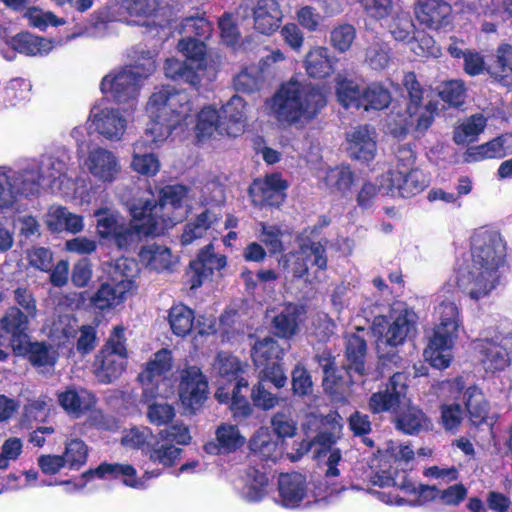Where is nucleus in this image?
Listing matches in <instances>:
<instances>
[{
    "label": "nucleus",
    "mask_w": 512,
    "mask_h": 512,
    "mask_svg": "<svg viewBox=\"0 0 512 512\" xmlns=\"http://www.w3.org/2000/svg\"><path fill=\"white\" fill-rule=\"evenodd\" d=\"M472 264L460 271L456 284L473 300L487 296L497 285L498 269L505 261V245L500 234L481 231L472 237Z\"/></svg>",
    "instance_id": "obj_1"
},
{
    "label": "nucleus",
    "mask_w": 512,
    "mask_h": 512,
    "mask_svg": "<svg viewBox=\"0 0 512 512\" xmlns=\"http://www.w3.org/2000/svg\"><path fill=\"white\" fill-rule=\"evenodd\" d=\"M326 104V95L319 86L291 79L272 96L270 110L279 122L292 125L312 121Z\"/></svg>",
    "instance_id": "obj_2"
},
{
    "label": "nucleus",
    "mask_w": 512,
    "mask_h": 512,
    "mask_svg": "<svg viewBox=\"0 0 512 512\" xmlns=\"http://www.w3.org/2000/svg\"><path fill=\"white\" fill-rule=\"evenodd\" d=\"M146 110L150 123L145 134L151 137L152 142L160 143L187 119L192 103L185 90L165 85L151 94Z\"/></svg>",
    "instance_id": "obj_3"
},
{
    "label": "nucleus",
    "mask_w": 512,
    "mask_h": 512,
    "mask_svg": "<svg viewBox=\"0 0 512 512\" xmlns=\"http://www.w3.org/2000/svg\"><path fill=\"white\" fill-rule=\"evenodd\" d=\"M218 373L224 385L220 386L215 397L220 403H230L232 417L237 424L247 421L253 413V406L247 398L249 382L241 361L231 354L218 353Z\"/></svg>",
    "instance_id": "obj_4"
},
{
    "label": "nucleus",
    "mask_w": 512,
    "mask_h": 512,
    "mask_svg": "<svg viewBox=\"0 0 512 512\" xmlns=\"http://www.w3.org/2000/svg\"><path fill=\"white\" fill-rule=\"evenodd\" d=\"M141 61L125 66L116 73L104 76L100 83L103 94H110L114 102L132 108L136 103L141 82L156 70V62L150 51H142Z\"/></svg>",
    "instance_id": "obj_5"
},
{
    "label": "nucleus",
    "mask_w": 512,
    "mask_h": 512,
    "mask_svg": "<svg viewBox=\"0 0 512 512\" xmlns=\"http://www.w3.org/2000/svg\"><path fill=\"white\" fill-rule=\"evenodd\" d=\"M438 314L439 324L424 350V356L433 368L442 370L450 365L452 357L449 350L461 321L459 308L452 301H442L438 306Z\"/></svg>",
    "instance_id": "obj_6"
},
{
    "label": "nucleus",
    "mask_w": 512,
    "mask_h": 512,
    "mask_svg": "<svg viewBox=\"0 0 512 512\" xmlns=\"http://www.w3.org/2000/svg\"><path fill=\"white\" fill-rule=\"evenodd\" d=\"M188 187L182 184L165 185L158 191V200L137 199L134 201V211L137 218H143V213L157 221V229L163 231L180 221L176 211L183 208L184 199L188 195Z\"/></svg>",
    "instance_id": "obj_7"
},
{
    "label": "nucleus",
    "mask_w": 512,
    "mask_h": 512,
    "mask_svg": "<svg viewBox=\"0 0 512 512\" xmlns=\"http://www.w3.org/2000/svg\"><path fill=\"white\" fill-rule=\"evenodd\" d=\"M125 328L117 325L94 357L93 374L101 384L117 380L127 368L128 349Z\"/></svg>",
    "instance_id": "obj_8"
},
{
    "label": "nucleus",
    "mask_w": 512,
    "mask_h": 512,
    "mask_svg": "<svg viewBox=\"0 0 512 512\" xmlns=\"http://www.w3.org/2000/svg\"><path fill=\"white\" fill-rule=\"evenodd\" d=\"M284 354L278 341L270 336L257 338L251 348V359L259 370V375H265L277 389L283 388L287 383L282 364Z\"/></svg>",
    "instance_id": "obj_9"
},
{
    "label": "nucleus",
    "mask_w": 512,
    "mask_h": 512,
    "mask_svg": "<svg viewBox=\"0 0 512 512\" xmlns=\"http://www.w3.org/2000/svg\"><path fill=\"white\" fill-rule=\"evenodd\" d=\"M408 375L404 372H395L378 391L371 394L368 399V409L372 414H396L405 403L408 394Z\"/></svg>",
    "instance_id": "obj_10"
},
{
    "label": "nucleus",
    "mask_w": 512,
    "mask_h": 512,
    "mask_svg": "<svg viewBox=\"0 0 512 512\" xmlns=\"http://www.w3.org/2000/svg\"><path fill=\"white\" fill-rule=\"evenodd\" d=\"M177 393L183 408L194 414L205 403L209 395L207 376L196 365H188L178 374Z\"/></svg>",
    "instance_id": "obj_11"
},
{
    "label": "nucleus",
    "mask_w": 512,
    "mask_h": 512,
    "mask_svg": "<svg viewBox=\"0 0 512 512\" xmlns=\"http://www.w3.org/2000/svg\"><path fill=\"white\" fill-rule=\"evenodd\" d=\"M415 330V322L410 318L408 310L402 311L388 326L384 340L377 343V354L382 366H397L402 358L396 348L403 345L411 332Z\"/></svg>",
    "instance_id": "obj_12"
},
{
    "label": "nucleus",
    "mask_w": 512,
    "mask_h": 512,
    "mask_svg": "<svg viewBox=\"0 0 512 512\" xmlns=\"http://www.w3.org/2000/svg\"><path fill=\"white\" fill-rule=\"evenodd\" d=\"M289 183L279 172L255 178L248 188L251 203L263 208H280L287 198Z\"/></svg>",
    "instance_id": "obj_13"
},
{
    "label": "nucleus",
    "mask_w": 512,
    "mask_h": 512,
    "mask_svg": "<svg viewBox=\"0 0 512 512\" xmlns=\"http://www.w3.org/2000/svg\"><path fill=\"white\" fill-rule=\"evenodd\" d=\"M429 185V179L423 171H387L381 175V187L391 197L412 198L420 194Z\"/></svg>",
    "instance_id": "obj_14"
},
{
    "label": "nucleus",
    "mask_w": 512,
    "mask_h": 512,
    "mask_svg": "<svg viewBox=\"0 0 512 512\" xmlns=\"http://www.w3.org/2000/svg\"><path fill=\"white\" fill-rule=\"evenodd\" d=\"M227 265V257L215 253L213 243L205 245L196 257L190 261L186 270L187 284L190 289L200 288L204 281L213 276L214 271H221Z\"/></svg>",
    "instance_id": "obj_15"
},
{
    "label": "nucleus",
    "mask_w": 512,
    "mask_h": 512,
    "mask_svg": "<svg viewBox=\"0 0 512 512\" xmlns=\"http://www.w3.org/2000/svg\"><path fill=\"white\" fill-rule=\"evenodd\" d=\"M131 225L124 226L123 224L112 235L115 245L119 249L128 250L134 243H136L142 236H158L161 232L157 229V221L149 218L143 213V218H137L134 211V202L130 208Z\"/></svg>",
    "instance_id": "obj_16"
},
{
    "label": "nucleus",
    "mask_w": 512,
    "mask_h": 512,
    "mask_svg": "<svg viewBox=\"0 0 512 512\" xmlns=\"http://www.w3.org/2000/svg\"><path fill=\"white\" fill-rule=\"evenodd\" d=\"M41 183L40 176L35 179L20 178L0 172V209H8L14 205L18 195L26 197L38 195Z\"/></svg>",
    "instance_id": "obj_17"
},
{
    "label": "nucleus",
    "mask_w": 512,
    "mask_h": 512,
    "mask_svg": "<svg viewBox=\"0 0 512 512\" xmlns=\"http://www.w3.org/2000/svg\"><path fill=\"white\" fill-rule=\"evenodd\" d=\"M414 12L421 25L439 30L449 24L452 6L446 0H416Z\"/></svg>",
    "instance_id": "obj_18"
},
{
    "label": "nucleus",
    "mask_w": 512,
    "mask_h": 512,
    "mask_svg": "<svg viewBox=\"0 0 512 512\" xmlns=\"http://www.w3.org/2000/svg\"><path fill=\"white\" fill-rule=\"evenodd\" d=\"M29 318L18 306H10L0 318V338L7 337L9 345L14 347L27 340L29 336Z\"/></svg>",
    "instance_id": "obj_19"
},
{
    "label": "nucleus",
    "mask_w": 512,
    "mask_h": 512,
    "mask_svg": "<svg viewBox=\"0 0 512 512\" xmlns=\"http://www.w3.org/2000/svg\"><path fill=\"white\" fill-rule=\"evenodd\" d=\"M251 10L254 29L257 32L271 35L279 29L283 12L278 0H256Z\"/></svg>",
    "instance_id": "obj_20"
},
{
    "label": "nucleus",
    "mask_w": 512,
    "mask_h": 512,
    "mask_svg": "<svg viewBox=\"0 0 512 512\" xmlns=\"http://www.w3.org/2000/svg\"><path fill=\"white\" fill-rule=\"evenodd\" d=\"M13 354L27 359L35 368L54 367L58 360V353L46 341H30V337L21 345L14 347Z\"/></svg>",
    "instance_id": "obj_21"
},
{
    "label": "nucleus",
    "mask_w": 512,
    "mask_h": 512,
    "mask_svg": "<svg viewBox=\"0 0 512 512\" xmlns=\"http://www.w3.org/2000/svg\"><path fill=\"white\" fill-rule=\"evenodd\" d=\"M246 443V438L240 433L236 425L222 423L215 431V439L204 445L208 454L222 455L234 453Z\"/></svg>",
    "instance_id": "obj_22"
},
{
    "label": "nucleus",
    "mask_w": 512,
    "mask_h": 512,
    "mask_svg": "<svg viewBox=\"0 0 512 512\" xmlns=\"http://www.w3.org/2000/svg\"><path fill=\"white\" fill-rule=\"evenodd\" d=\"M307 494L305 477L297 472L284 473L278 478V503L285 508H296Z\"/></svg>",
    "instance_id": "obj_23"
},
{
    "label": "nucleus",
    "mask_w": 512,
    "mask_h": 512,
    "mask_svg": "<svg viewBox=\"0 0 512 512\" xmlns=\"http://www.w3.org/2000/svg\"><path fill=\"white\" fill-rule=\"evenodd\" d=\"M86 165L91 175L102 182L114 181L120 171L116 156L101 147L89 152Z\"/></svg>",
    "instance_id": "obj_24"
},
{
    "label": "nucleus",
    "mask_w": 512,
    "mask_h": 512,
    "mask_svg": "<svg viewBox=\"0 0 512 512\" xmlns=\"http://www.w3.org/2000/svg\"><path fill=\"white\" fill-rule=\"evenodd\" d=\"M302 307L289 302L271 320L273 334L285 340L293 339L300 330Z\"/></svg>",
    "instance_id": "obj_25"
},
{
    "label": "nucleus",
    "mask_w": 512,
    "mask_h": 512,
    "mask_svg": "<svg viewBox=\"0 0 512 512\" xmlns=\"http://www.w3.org/2000/svg\"><path fill=\"white\" fill-rule=\"evenodd\" d=\"M512 154V134H501L486 143L471 146L466 151L467 161L481 162L487 159H502Z\"/></svg>",
    "instance_id": "obj_26"
},
{
    "label": "nucleus",
    "mask_w": 512,
    "mask_h": 512,
    "mask_svg": "<svg viewBox=\"0 0 512 512\" xmlns=\"http://www.w3.org/2000/svg\"><path fill=\"white\" fill-rule=\"evenodd\" d=\"M195 131L198 139L209 138L214 132L233 137L239 135V129H233L230 125H225L221 114L211 106L202 108L198 113Z\"/></svg>",
    "instance_id": "obj_27"
},
{
    "label": "nucleus",
    "mask_w": 512,
    "mask_h": 512,
    "mask_svg": "<svg viewBox=\"0 0 512 512\" xmlns=\"http://www.w3.org/2000/svg\"><path fill=\"white\" fill-rule=\"evenodd\" d=\"M348 153L352 159L368 163L376 155L377 145L368 125L358 126L348 134Z\"/></svg>",
    "instance_id": "obj_28"
},
{
    "label": "nucleus",
    "mask_w": 512,
    "mask_h": 512,
    "mask_svg": "<svg viewBox=\"0 0 512 512\" xmlns=\"http://www.w3.org/2000/svg\"><path fill=\"white\" fill-rule=\"evenodd\" d=\"M337 62L327 47L315 46L306 54L304 67L309 77L325 79L334 73Z\"/></svg>",
    "instance_id": "obj_29"
},
{
    "label": "nucleus",
    "mask_w": 512,
    "mask_h": 512,
    "mask_svg": "<svg viewBox=\"0 0 512 512\" xmlns=\"http://www.w3.org/2000/svg\"><path fill=\"white\" fill-rule=\"evenodd\" d=\"M486 72L503 86H512V45L501 43L486 66Z\"/></svg>",
    "instance_id": "obj_30"
},
{
    "label": "nucleus",
    "mask_w": 512,
    "mask_h": 512,
    "mask_svg": "<svg viewBox=\"0 0 512 512\" xmlns=\"http://www.w3.org/2000/svg\"><path fill=\"white\" fill-rule=\"evenodd\" d=\"M395 428L407 435H417L432 428L430 418L416 405H407L398 410L394 419Z\"/></svg>",
    "instance_id": "obj_31"
},
{
    "label": "nucleus",
    "mask_w": 512,
    "mask_h": 512,
    "mask_svg": "<svg viewBox=\"0 0 512 512\" xmlns=\"http://www.w3.org/2000/svg\"><path fill=\"white\" fill-rule=\"evenodd\" d=\"M92 123L101 136L111 141L121 139L127 124L119 110L114 108L100 110L94 115Z\"/></svg>",
    "instance_id": "obj_32"
},
{
    "label": "nucleus",
    "mask_w": 512,
    "mask_h": 512,
    "mask_svg": "<svg viewBox=\"0 0 512 512\" xmlns=\"http://www.w3.org/2000/svg\"><path fill=\"white\" fill-rule=\"evenodd\" d=\"M313 359L322 369V386L325 392L331 395L340 393L344 385V378L339 372L336 357L333 355L332 351L325 348L317 352Z\"/></svg>",
    "instance_id": "obj_33"
},
{
    "label": "nucleus",
    "mask_w": 512,
    "mask_h": 512,
    "mask_svg": "<svg viewBox=\"0 0 512 512\" xmlns=\"http://www.w3.org/2000/svg\"><path fill=\"white\" fill-rule=\"evenodd\" d=\"M123 4L131 16L143 17L140 24L150 30L158 33L159 28L168 26V21L159 15V0H123Z\"/></svg>",
    "instance_id": "obj_34"
},
{
    "label": "nucleus",
    "mask_w": 512,
    "mask_h": 512,
    "mask_svg": "<svg viewBox=\"0 0 512 512\" xmlns=\"http://www.w3.org/2000/svg\"><path fill=\"white\" fill-rule=\"evenodd\" d=\"M152 150V145L158 146V143L152 142L150 136L147 139L137 140L133 144L134 154L131 162L132 169L140 175L154 177L160 170V161L158 157L147 151V146Z\"/></svg>",
    "instance_id": "obj_35"
},
{
    "label": "nucleus",
    "mask_w": 512,
    "mask_h": 512,
    "mask_svg": "<svg viewBox=\"0 0 512 512\" xmlns=\"http://www.w3.org/2000/svg\"><path fill=\"white\" fill-rule=\"evenodd\" d=\"M486 371L492 373L504 370L509 365L507 350L492 339L478 340L475 346Z\"/></svg>",
    "instance_id": "obj_36"
},
{
    "label": "nucleus",
    "mask_w": 512,
    "mask_h": 512,
    "mask_svg": "<svg viewBox=\"0 0 512 512\" xmlns=\"http://www.w3.org/2000/svg\"><path fill=\"white\" fill-rule=\"evenodd\" d=\"M282 441L274 438L267 429H259L249 441L251 453L263 461L277 462L282 457Z\"/></svg>",
    "instance_id": "obj_37"
},
{
    "label": "nucleus",
    "mask_w": 512,
    "mask_h": 512,
    "mask_svg": "<svg viewBox=\"0 0 512 512\" xmlns=\"http://www.w3.org/2000/svg\"><path fill=\"white\" fill-rule=\"evenodd\" d=\"M128 292L113 280L102 283L89 297V306L99 311H105L120 305Z\"/></svg>",
    "instance_id": "obj_38"
},
{
    "label": "nucleus",
    "mask_w": 512,
    "mask_h": 512,
    "mask_svg": "<svg viewBox=\"0 0 512 512\" xmlns=\"http://www.w3.org/2000/svg\"><path fill=\"white\" fill-rule=\"evenodd\" d=\"M217 221L218 218L215 213L210 209H204L184 225L180 236L181 244L187 246L203 238Z\"/></svg>",
    "instance_id": "obj_39"
},
{
    "label": "nucleus",
    "mask_w": 512,
    "mask_h": 512,
    "mask_svg": "<svg viewBox=\"0 0 512 512\" xmlns=\"http://www.w3.org/2000/svg\"><path fill=\"white\" fill-rule=\"evenodd\" d=\"M46 223L52 233L67 231L71 234H77L84 228L83 217L71 213L64 206H59L50 212Z\"/></svg>",
    "instance_id": "obj_40"
},
{
    "label": "nucleus",
    "mask_w": 512,
    "mask_h": 512,
    "mask_svg": "<svg viewBox=\"0 0 512 512\" xmlns=\"http://www.w3.org/2000/svg\"><path fill=\"white\" fill-rule=\"evenodd\" d=\"M80 394L76 388L68 387L65 391L58 394V402L60 406L70 415L78 418L89 411L95 403L94 396L86 390Z\"/></svg>",
    "instance_id": "obj_41"
},
{
    "label": "nucleus",
    "mask_w": 512,
    "mask_h": 512,
    "mask_svg": "<svg viewBox=\"0 0 512 512\" xmlns=\"http://www.w3.org/2000/svg\"><path fill=\"white\" fill-rule=\"evenodd\" d=\"M99 479L115 480L122 477L124 485L138 488L142 483L137 479V471L131 464L102 462L94 468Z\"/></svg>",
    "instance_id": "obj_42"
},
{
    "label": "nucleus",
    "mask_w": 512,
    "mask_h": 512,
    "mask_svg": "<svg viewBox=\"0 0 512 512\" xmlns=\"http://www.w3.org/2000/svg\"><path fill=\"white\" fill-rule=\"evenodd\" d=\"M164 73L167 78L187 83L196 89L201 85V74L186 60L180 61L173 57L167 58L164 63Z\"/></svg>",
    "instance_id": "obj_43"
},
{
    "label": "nucleus",
    "mask_w": 512,
    "mask_h": 512,
    "mask_svg": "<svg viewBox=\"0 0 512 512\" xmlns=\"http://www.w3.org/2000/svg\"><path fill=\"white\" fill-rule=\"evenodd\" d=\"M366 356V340L355 333L348 335L345 343V357L348 363V369L361 376L365 375Z\"/></svg>",
    "instance_id": "obj_44"
},
{
    "label": "nucleus",
    "mask_w": 512,
    "mask_h": 512,
    "mask_svg": "<svg viewBox=\"0 0 512 512\" xmlns=\"http://www.w3.org/2000/svg\"><path fill=\"white\" fill-rule=\"evenodd\" d=\"M12 48L28 56L47 54L51 49V41L29 32H20L11 39Z\"/></svg>",
    "instance_id": "obj_45"
},
{
    "label": "nucleus",
    "mask_w": 512,
    "mask_h": 512,
    "mask_svg": "<svg viewBox=\"0 0 512 512\" xmlns=\"http://www.w3.org/2000/svg\"><path fill=\"white\" fill-rule=\"evenodd\" d=\"M195 312L183 303L174 304L168 312L171 331L178 337H185L192 332Z\"/></svg>",
    "instance_id": "obj_46"
},
{
    "label": "nucleus",
    "mask_w": 512,
    "mask_h": 512,
    "mask_svg": "<svg viewBox=\"0 0 512 512\" xmlns=\"http://www.w3.org/2000/svg\"><path fill=\"white\" fill-rule=\"evenodd\" d=\"M172 368V353L167 348H162L146 363L145 369L139 374L138 378L142 384H153L156 377H160L169 372Z\"/></svg>",
    "instance_id": "obj_47"
},
{
    "label": "nucleus",
    "mask_w": 512,
    "mask_h": 512,
    "mask_svg": "<svg viewBox=\"0 0 512 512\" xmlns=\"http://www.w3.org/2000/svg\"><path fill=\"white\" fill-rule=\"evenodd\" d=\"M139 258L146 267L157 272L168 270L172 266V254L169 248L152 244L141 247Z\"/></svg>",
    "instance_id": "obj_48"
},
{
    "label": "nucleus",
    "mask_w": 512,
    "mask_h": 512,
    "mask_svg": "<svg viewBox=\"0 0 512 512\" xmlns=\"http://www.w3.org/2000/svg\"><path fill=\"white\" fill-rule=\"evenodd\" d=\"M182 449L174 444L162 441L157 435L146 456L153 463L164 467H173L180 460Z\"/></svg>",
    "instance_id": "obj_49"
},
{
    "label": "nucleus",
    "mask_w": 512,
    "mask_h": 512,
    "mask_svg": "<svg viewBox=\"0 0 512 512\" xmlns=\"http://www.w3.org/2000/svg\"><path fill=\"white\" fill-rule=\"evenodd\" d=\"M178 50L185 55L186 61L191 63L202 76L207 67L204 41L192 37L183 38L178 42Z\"/></svg>",
    "instance_id": "obj_50"
},
{
    "label": "nucleus",
    "mask_w": 512,
    "mask_h": 512,
    "mask_svg": "<svg viewBox=\"0 0 512 512\" xmlns=\"http://www.w3.org/2000/svg\"><path fill=\"white\" fill-rule=\"evenodd\" d=\"M156 436L151 428L147 426H134L124 430L121 444L126 448L141 451L144 455H147Z\"/></svg>",
    "instance_id": "obj_51"
},
{
    "label": "nucleus",
    "mask_w": 512,
    "mask_h": 512,
    "mask_svg": "<svg viewBox=\"0 0 512 512\" xmlns=\"http://www.w3.org/2000/svg\"><path fill=\"white\" fill-rule=\"evenodd\" d=\"M137 273L136 261L122 257L116 260L115 265L109 271V278L125 288L127 292H130L136 288L135 277Z\"/></svg>",
    "instance_id": "obj_52"
},
{
    "label": "nucleus",
    "mask_w": 512,
    "mask_h": 512,
    "mask_svg": "<svg viewBox=\"0 0 512 512\" xmlns=\"http://www.w3.org/2000/svg\"><path fill=\"white\" fill-rule=\"evenodd\" d=\"M392 101V96L388 88L381 83L373 82L362 90L361 108L365 111L370 109L383 110L387 108Z\"/></svg>",
    "instance_id": "obj_53"
},
{
    "label": "nucleus",
    "mask_w": 512,
    "mask_h": 512,
    "mask_svg": "<svg viewBox=\"0 0 512 512\" xmlns=\"http://www.w3.org/2000/svg\"><path fill=\"white\" fill-rule=\"evenodd\" d=\"M486 124V118L482 114L477 113L470 116L466 122L455 128L453 141L458 145L476 141L484 131Z\"/></svg>",
    "instance_id": "obj_54"
},
{
    "label": "nucleus",
    "mask_w": 512,
    "mask_h": 512,
    "mask_svg": "<svg viewBox=\"0 0 512 512\" xmlns=\"http://www.w3.org/2000/svg\"><path fill=\"white\" fill-rule=\"evenodd\" d=\"M246 107L247 103L242 97L233 95L221 108L220 114L222 120L225 121V125H230L233 129H239V134L246 121Z\"/></svg>",
    "instance_id": "obj_55"
},
{
    "label": "nucleus",
    "mask_w": 512,
    "mask_h": 512,
    "mask_svg": "<svg viewBox=\"0 0 512 512\" xmlns=\"http://www.w3.org/2000/svg\"><path fill=\"white\" fill-rule=\"evenodd\" d=\"M355 181V173L349 165L331 168L325 176V183L331 191L345 194L351 190Z\"/></svg>",
    "instance_id": "obj_56"
},
{
    "label": "nucleus",
    "mask_w": 512,
    "mask_h": 512,
    "mask_svg": "<svg viewBox=\"0 0 512 512\" xmlns=\"http://www.w3.org/2000/svg\"><path fill=\"white\" fill-rule=\"evenodd\" d=\"M403 492L408 496H413L410 500L412 506H423L439 500L440 489L435 485H416L408 476Z\"/></svg>",
    "instance_id": "obj_57"
},
{
    "label": "nucleus",
    "mask_w": 512,
    "mask_h": 512,
    "mask_svg": "<svg viewBox=\"0 0 512 512\" xmlns=\"http://www.w3.org/2000/svg\"><path fill=\"white\" fill-rule=\"evenodd\" d=\"M267 383H270L269 379L265 375H259V380L256 384L249 387L250 398L253 405L264 411H268L276 407L279 403V397L277 394L272 393L267 388Z\"/></svg>",
    "instance_id": "obj_58"
},
{
    "label": "nucleus",
    "mask_w": 512,
    "mask_h": 512,
    "mask_svg": "<svg viewBox=\"0 0 512 512\" xmlns=\"http://www.w3.org/2000/svg\"><path fill=\"white\" fill-rule=\"evenodd\" d=\"M246 475V498L251 502L261 501L267 494L269 484L266 473L254 466H249L246 470Z\"/></svg>",
    "instance_id": "obj_59"
},
{
    "label": "nucleus",
    "mask_w": 512,
    "mask_h": 512,
    "mask_svg": "<svg viewBox=\"0 0 512 512\" xmlns=\"http://www.w3.org/2000/svg\"><path fill=\"white\" fill-rule=\"evenodd\" d=\"M402 84L408 94L409 102L407 104V112L410 117L417 115L418 110L422 106L425 90L418 81L415 72H406L403 76Z\"/></svg>",
    "instance_id": "obj_60"
},
{
    "label": "nucleus",
    "mask_w": 512,
    "mask_h": 512,
    "mask_svg": "<svg viewBox=\"0 0 512 512\" xmlns=\"http://www.w3.org/2000/svg\"><path fill=\"white\" fill-rule=\"evenodd\" d=\"M61 456L65 461V466L70 470H80L87 462L88 446L79 438L72 439L66 443Z\"/></svg>",
    "instance_id": "obj_61"
},
{
    "label": "nucleus",
    "mask_w": 512,
    "mask_h": 512,
    "mask_svg": "<svg viewBox=\"0 0 512 512\" xmlns=\"http://www.w3.org/2000/svg\"><path fill=\"white\" fill-rule=\"evenodd\" d=\"M440 99L450 107L459 108L465 102L466 87L462 80H449L438 87Z\"/></svg>",
    "instance_id": "obj_62"
},
{
    "label": "nucleus",
    "mask_w": 512,
    "mask_h": 512,
    "mask_svg": "<svg viewBox=\"0 0 512 512\" xmlns=\"http://www.w3.org/2000/svg\"><path fill=\"white\" fill-rule=\"evenodd\" d=\"M362 90L353 80L342 79L336 87V94L339 102L345 107L360 109L362 103Z\"/></svg>",
    "instance_id": "obj_63"
},
{
    "label": "nucleus",
    "mask_w": 512,
    "mask_h": 512,
    "mask_svg": "<svg viewBox=\"0 0 512 512\" xmlns=\"http://www.w3.org/2000/svg\"><path fill=\"white\" fill-rule=\"evenodd\" d=\"M356 38V28L350 23L335 26L330 32V44L339 53L348 51Z\"/></svg>",
    "instance_id": "obj_64"
}]
</instances>
